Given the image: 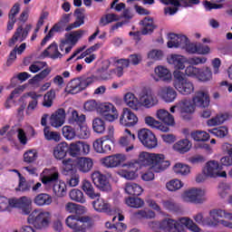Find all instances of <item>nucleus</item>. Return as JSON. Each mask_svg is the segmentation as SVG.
Returning <instances> with one entry per match:
<instances>
[{"label": "nucleus", "instance_id": "obj_1", "mask_svg": "<svg viewBox=\"0 0 232 232\" xmlns=\"http://www.w3.org/2000/svg\"><path fill=\"white\" fill-rule=\"evenodd\" d=\"M109 70L110 62H105V64L101 69H98L95 74L71 80L67 83L65 92L71 93V95H75L80 93V92L86 90L88 86H92L93 82H99V81H110V79H112L111 73H113V71Z\"/></svg>", "mask_w": 232, "mask_h": 232}, {"label": "nucleus", "instance_id": "obj_2", "mask_svg": "<svg viewBox=\"0 0 232 232\" xmlns=\"http://www.w3.org/2000/svg\"><path fill=\"white\" fill-rule=\"evenodd\" d=\"M124 102L129 108H131L134 111H139L142 106L147 109L157 106L159 104V98H157V95H155V92L150 88H145L140 93L139 98L131 92H127L124 95Z\"/></svg>", "mask_w": 232, "mask_h": 232}, {"label": "nucleus", "instance_id": "obj_3", "mask_svg": "<svg viewBox=\"0 0 232 232\" xmlns=\"http://www.w3.org/2000/svg\"><path fill=\"white\" fill-rule=\"evenodd\" d=\"M138 160L140 166H150V169L155 173H160L171 166L169 160H166L164 154L141 152Z\"/></svg>", "mask_w": 232, "mask_h": 232}, {"label": "nucleus", "instance_id": "obj_4", "mask_svg": "<svg viewBox=\"0 0 232 232\" xmlns=\"http://www.w3.org/2000/svg\"><path fill=\"white\" fill-rule=\"evenodd\" d=\"M160 228L165 232H184L186 228L193 232H200V227L188 218H180L179 221L171 218L163 219L160 223Z\"/></svg>", "mask_w": 232, "mask_h": 232}, {"label": "nucleus", "instance_id": "obj_5", "mask_svg": "<svg viewBox=\"0 0 232 232\" xmlns=\"http://www.w3.org/2000/svg\"><path fill=\"white\" fill-rule=\"evenodd\" d=\"M17 208L22 210L23 215H30L32 213V199L27 197H22L20 198H9L5 196H0V209L1 211H6L8 207Z\"/></svg>", "mask_w": 232, "mask_h": 232}, {"label": "nucleus", "instance_id": "obj_6", "mask_svg": "<svg viewBox=\"0 0 232 232\" xmlns=\"http://www.w3.org/2000/svg\"><path fill=\"white\" fill-rule=\"evenodd\" d=\"M27 222L34 226L35 229L43 231L50 227L52 222V214L48 211L34 209L27 218Z\"/></svg>", "mask_w": 232, "mask_h": 232}, {"label": "nucleus", "instance_id": "obj_7", "mask_svg": "<svg viewBox=\"0 0 232 232\" xmlns=\"http://www.w3.org/2000/svg\"><path fill=\"white\" fill-rule=\"evenodd\" d=\"M169 37L170 40L167 43L168 48H181L188 53H197L198 44L189 43L188 36L171 33Z\"/></svg>", "mask_w": 232, "mask_h": 232}, {"label": "nucleus", "instance_id": "obj_8", "mask_svg": "<svg viewBox=\"0 0 232 232\" xmlns=\"http://www.w3.org/2000/svg\"><path fill=\"white\" fill-rule=\"evenodd\" d=\"M174 88L181 93V95H191L195 92V84L191 81L185 79L184 72L174 71Z\"/></svg>", "mask_w": 232, "mask_h": 232}, {"label": "nucleus", "instance_id": "obj_9", "mask_svg": "<svg viewBox=\"0 0 232 232\" xmlns=\"http://www.w3.org/2000/svg\"><path fill=\"white\" fill-rule=\"evenodd\" d=\"M40 179L46 189H52L55 182L59 181V169L55 167L44 169L40 174Z\"/></svg>", "mask_w": 232, "mask_h": 232}, {"label": "nucleus", "instance_id": "obj_10", "mask_svg": "<svg viewBox=\"0 0 232 232\" xmlns=\"http://www.w3.org/2000/svg\"><path fill=\"white\" fill-rule=\"evenodd\" d=\"M138 139L148 150H154L159 146L157 137L149 129H141L138 131Z\"/></svg>", "mask_w": 232, "mask_h": 232}, {"label": "nucleus", "instance_id": "obj_11", "mask_svg": "<svg viewBox=\"0 0 232 232\" xmlns=\"http://www.w3.org/2000/svg\"><path fill=\"white\" fill-rule=\"evenodd\" d=\"M222 211L218 209H213L209 211L210 218H204L202 213H198L194 217L195 222L199 226H209L210 227H217L218 226V215H221Z\"/></svg>", "mask_w": 232, "mask_h": 232}, {"label": "nucleus", "instance_id": "obj_12", "mask_svg": "<svg viewBox=\"0 0 232 232\" xmlns=\"http://www.w3.org/2000/svg\"><path fill=\"white\" fill-rule=\"evenodd\" d=\"M99 112L109 122H113V121H117L119 119V111L115 105L110 102H105L101 104L99 107Z\"/></svg>", "mask_w": 232, "mask_h": 232}, {"label": "nucleus", "instance_id": "obj_13", "mask_svg": "<svg viewBox=\"0 0 232 232\" xmlns=\"http://www.w3.org/2000/svg\"><path fill=\"white\" fill-rule=\"evenodd\" d=\"M91 177L94 186L101 191H110L111 189L110 179H108V176L101 173V171L93 172Z\"/></svg>", "mask_w": 232, "mask_h": 232}, {"label": "nucleus", "instance_id": "obj_14", "mask_svg": "<svg viewBox=\"0 0 232 232\" xmlns=\"http://www.w3.org/2000/svg\"><path fill=\"white\" fill-rule=\"evenodd\" d=\"M139 122V118L137 114H134L131 110L128 108H123L122 112L120 116V124L125 126L126 128H131Z\"/></svg>", "mask_w": 232, "mask_h": 232}, {"label": "nucleus", "instance_id": "obj_15", "mask_svg": "<svg viewBox=\"0 0 232 232\" xmlns=\"http://www.w3.org/2000/svg\"><path fill=\"white\" fill-rule=\"evenodd\" d=\"M124 160H126V156L118 153L102 158L101 162L105 168H119Z\"/></svg>", "mask_w": 232, "mask_h": 232}, {"label": "nucleus", "instance_id": "obj_16", "mask_svg": "<svg viewBox=\"0 0 232 232\" xmlns=\"http://www.w3.org/2000/svg\"><path fill=\"white\" fill-rule=\"evenodd\" d=\"M206 192L200 188H192L184 192L185 198L192 204H202Z\"/></svg>", "mask_w": 232, "mask_h": 232}, {"label": "nucleus", "instance_id": "obj_17", "mask_svg": "<svg viewBox=\"0 0 232 232\" xmlns=\"http://www.w3.org/2000/svg\"><path fill=\"white\" fill-rule=\"evenodd\" d=\"M192 102L198 108H208L211 100L209 99V94L204 91H197L192 98Z\"/></svg>", "mask_w": 232, "mask_h": 232}, {"label": "nucleus", "instance_id": "obj_18", "mask_svg": "<svg viewBox=\"0 0 232 232\" xmlns=\"http://www.w3.org/2000/svg\"><path fill=\"white\" fill-rule=\"evenodd\" d=\"M92 206L94 211H97V213L111 212V205L106 199L101 198V196L94 198V200L92 202Z\"/></svg>", "mask_w": 232, "mask_h": 232}, {"label": "nucleus", "instance_id": "obj_19", "mask_svg": "<svg viewBox=\"0 0 232 232\" xmlns=\"http://www.w3.org/2000/svg\"><path fill=\"white\" fill-rule=\"evenodd\" d=\"M84 12L86 10L84 8H77L74 11V17H76V21L72 24H70L66 28L65 32H71V30H73V28H79L80 26H82L84 24Z\"/></svg>", "mask_w": 232, "mask_h": 232}, {"label": "nucleus", "instance_id": "obj_20", "mask_svg": "<svg viewBox=\"0 0 232 232\" xmlns=\"http://www.w3.org/2000/svg\"><path fill=\"white\" fill-rule=\"evenodd\" d=\"M70 151V146L66 142H61L53 148V155L56 160H63Z\"/></svg>", "mask_w": 232, "mask_h": 232}, {"label": "nucleus", "instance_id": "obj_21", "mask_svg": "<svg viewBox=\"0 0 232 232\" xmlns=\"http://www.w3.org/2000/svg\"><path fill=\"white\" fill-rule=\"evenodd\" d=\"M64 119H66V111L63 108L58 109L51 116V125L53 128H61L64 124Z\"/></svg>", "mask_w": 232, "mask_h": 232}, {"label": "nucleus", "instance_id": "obj_22", "mask_svg": "<svg viewBox=\"0 0 232 232\" xmlns=\"http://www.w3.org/2000/svg\"><path fill=\"white\" fill-rule=\"evenodd\" d=\"M197 105L193 102L185 101L181 107V117L184 121H191V113H195Z\"/></svg>", "mask_w": 232, "mask_h": 232}, {"label": "nucleus", "instance_id": "obj_23", "mask_svg": "<svg viewBox=\"0 0 232 232\" xmlns=\"http://www.w3.org/2000/svg\"><path fill=\"white\" fill-rule=\"evenodd\" d=\"M156 117L159 121H161V122L166 124L165 126H173L175 124V118L173 115L164 109L158 110Z\"/></svg>", "mask_w": 232, "mask_h": 232}, {"label": "nucleus", "instance_id": "obj_24", "mask_svg": "<svg viewBox=\"0 0 232 232\" xmlns=\"http://www.w3.org/2000/svg\"><path fill=\"white\" fill-rule=\"evenodd\" d=\"M44 55H45V57L50 56V59H53V61L56 59H63V53L59 52V45L55 42H53L47 49L44 51Z\"/></svg>", "mask_w": 232, "mask_h": 232}, {"label": "nucleus", "instance_id": "obj_25", "mask_svg": "<svg viewBox=\"0 0 232 232\" xmlns=\"http://www.w3.org/2000/svg\"><path fill=\"white\" fill-rule=\"evenodd\" d=\"M76 168L82 173H90L93 168V160L90 158H80L77 160Z\"/></svg>", "mask_w": 232, "mask_h": 232}, {"label": "nucleus", "instance_id": "obj_26", "mask_svg": "<svg viewBox=\"0 0 232 232\" xmlns=\"http://www.w3.org/2000/svg\"><path fill=\"white\" fill-rule=\"evenodd\" d=\"M26 37H28V32L24 30L23 31V26H19L13 37L9 40L8 46L12 47L15 45V43H23Z\"/></svg>", "mask_w": 232, "mask_h": 232}, {"label": "nucleus", "instance_id": "obj_27", "mask_svg": "<svg viewBox=\"0 0 232 232\" xmlns=\"http://www.w3.org/2000/svg\"><path fill=\"white\" fill-rule=\"evenodd\" d=\"M140 24L143 26L141 30L142 35H151V33L157 28V25L153 24V18L150 16H146L140 22Z\"/></svg>", "mask_w": 232, "mask_h": 232}, {"label": "nucleus", "instance_id": "obj_28", "mask_svg": "<svg viewBox=\"0 0 232 232\" xmlns=\"http://www.w3.org/2000/svg\"><path fill=\"white\" fill-rule=\"evenodd\" d=\"M145 124L152 129L160 130V131H163L164 133L169 131V127L162 124L160 121L155 120V118L151 116L145 117Z\"/></svg>", "mask_w": 232, "mask_h": 232}, {"label": "nucleus", "instance_id": "obj_29", "mask_svg": "<svg viewBox=\"0 0 232 232\" xmlns=\"http://www.w3.org/2000/svg\"><path fill=\"white\" fill-rule=\"evenodd\" d=\"M160 95L165 102H174L177 99V91L173 87H163L160 90Z\"/></svg>", "mask_w": 232, "mask_h": 232}, {"label": "nucleus", "instance_id": "obj_30", "mask_svg": "<svg viewBox=\"0 0 232 232\" xmlns=\"http://www.w3.org/2000/svg\"><path fill=\"white\" fill-rule=\"evenodd\" d=\"M144 189H142V187L137 183L127 182L125 184V193H127V195H131L132 197H140Z\"/></svg>", "mask_w": 232, "mask_h": 232}, {"label": "nucleus", "instance_id": "obj_31", "mask_svg": "<svg viewBox=\"0 0 232 232\" xmlns=\"http://www.w3.org/2000/svg\"><path fill=\"white\" fill-rule=\"evenodd\" d=\"M82 188L84 193L91 198V200H95L97 197H101V193L95 192V188H93V185L89 180L84 179L82 181Z\"/></svg>", "mask_w": 232, "mask_h": 232}, {"label": "nucleus", "instance_id": "obj_32", "mask_svg": "<svg viewBox=\"0 0 232 232\" xmlns=\"http://www.w3.org/2000/svg\"><path fill=\"white\" fill-rule=\"evenodd\" d=\"M218 171H222V165L218 161L211 160L207 163V176L214 179L218 175Z\"/></svg>", "mask_w": 232, "mask_h": 232}, {"label": "nucleus", "instance_id": "obj_33", "mask_svg": "<svg viewBox=\"0 0 232 232\" xmlns=\"http://www.w3.org/2000/svg\"><path fill=\"white\" fill-rule=\"evenodd\" d=\"M218 211H221L222 214H218V224L224 226L225 227H229L232 229V214L227 213L226 210L218 209Z\"/></svg>", "mask_w": 232, "mask_h": 232}, {"label": "nucleus", "instance_id": "obj_34", "mask_svg": "<svg viewBox=\"0 0 232 232\" xmlns=\"http://www.w3.org/2000/svg\"><path fill=\"white\" fill-rule=\"evenodd\" d=\"M162 5H166L167 6L172 5L175 7H166L164 9V13L166 14H169V15H175L176 12H179V6H181L180 0H160Z\"/></svg>", "mask_w": 232, "mask_h": 232}, {"label": "nucleus", "instance_id": "obj_35", "mask_svg": "<svg viewBox=\"0 0 232 232\" xmlns=\"http://www.w3.org/2000/svg\"><path fill=\"white\" fill-rule=\"evenodd\" d=\"M169 64H173L176 70H184L186 68V65L184 64L186 60L182 55L172 54L169 59Z\"/></svg>", "mask_w": 232, "mask_h": 232}, {"label": "nucleus", "instance_id": "obj_36", "mask_svg": "<svg viewBox=\"0 0 232 232\" xmlns=\"http://www.w3.org/2000/svg\"><path fill=\"white\" fill-rule=\"evenodd\" d=\"M110 135L102 137V153H110L111 151V139H113V126L109 127Z\"/></svg>", "mask_w": 232, "mask_h": 232}, {"label": "nucleus", "instance_id": "obj_37", "mask_svg": "<svg viewBox=\"0 0 232 232\" xmlns=\"http://www.w3.org/2000/svg\"><path fill=\"white\" fill-rule=\"evenodd\" d=\"M173 148L179 153H181V154L188 153V151L191 150V142L188 141V139L180 140L174 144Z\"/></svg>", "mask_w": 232, "mask_h": 232}, {"label": "nucleus", "instance_id": "obj_38", "mask_svg": "<svg viewBox=\"0 0 232 232\" xmlns=\"http://www.w3.org/2000/svg\"><path fill=\"white\" fill-rule=\"evenodd\" d=\"M53 191L55 197L63 198L66 197L67 186L63 181H57L53 185Z\"/></svg>", "mask_w": 232, "mask_h": 232}, {"label": "nucleus", "instance_id": "obj_39", "mask_svg": "<svg viewBox=\"0 0 232 232\" xmlns=\"http://www.w3.org/2000/svg\"><path fill=\"white\" fill-rule=\"evenodd\" d=\"M154 72L160 81H171V72L168 70V68L159 65L155 68Z\"/></svg>", "mask_w": 232, "mask_h": 232}, {"label": "nucleus", "instance_id": "obj_40", "mask_svg": "<svg viewBox=\"0 0 232 232\" xmlns=\"http://www.w3.org/2000/svg\"><path fill=\"white\" fill-rule=\"evenodd\" d=\"M82 35H84L83 30H77L69 34H65V41L72 44V46H75Z\"/></svg>", "mask_w": 232, "mask_h": 232}, {"label": "nucleus", "instance_id": "obj_41", "mask_svg": "<svg viewBox=\"0 0 232 232\" xmlns=\"http://www.w3.org/2000/svg\"><path fill=\"white\" fill-rule=\"evenodd\" d=\"M34 202L36 206H50L52 204V196L46 193L38 194Z\"/></svg>", "mask_w": 232, "mask_h": 232}, {"label": "nucleus", "instance_id": "obj_42", "mask_svg": "<svg viewBox=\"0 0 232 232\" xmlns=\"http://www.w3.org/2000/svg\"><path fill=\"white\" fill-rule=\"evenodd\" d=\"M92 130L95 133H104L106 131V122L101 118H95L92 121Z\"/></svg>", "mask_w": 232, "mask_h": 232}, {"label": "nucleus", "instance_id": "obj_43", "mask_svg": "<svg viewBox=\"0 0 232 232\" xmlns=\"http://www.w3.org/2000/svg\"><path fill=\"white\" fill-rule=\"evenodd\" d=\"M69 197L72 200H74V202H80V204H84V202H86L84 193L78 188L72 189L69 193Z\"/></svg>", "mask_w": 232, "mask_h": 232}, {"label": "nucleus", "instance_id": "obj_44", "mask_svg": "<svg viewBox=\"0 0 232 232\" xmlns=\"http://www.w3.org/2000/svg\"><path fill=\"white\" fill-rule=\"evenodd\" d=\"M44 135L45 140H54V142H59V140H61V134L57 131L50 130V127H45L44 129Z\"/></svg>", "mask_w": 232, "mask_h": 232}, {"label": "nucleus", "instance_id": "obj_45", "mask_svg": "<svg viewBox=\"0 0 232 232\" xmlns=\"http://www.w3.org/2000/svg\"><path fill=\"white\" fill-rule=\"evenodd\" d=\"M191 138L194 139L197 142H206L209 140V133L204 130H196L191 132Z\"/></svg>", "mask_w": 232, "mask_h": 232}, {"label": "nucleus", "instance_id": "obj_46", "mask_svg": "<svg viewBox=\"0 0 232 232\" xmlns=\"http://www.w3.org/2000/svg\"><path fill=\"white\" fill-rule=\"evenodd\" d=\"M133 142H135V140H131L130 138H127L126 136L121 137L119 140L120 146H121V148H125V151L127 153L133 150Z\"/></svg>", "mask_w": 232, "mask_h": 232}, {"label": "nucleus", "instance_id": "obj_47", "mask_svg": "<svg viewBox=\"0 0 232 232\" xmlns=\"http://www.w3.org/2000/svg\"><path fill=\"white\" fill-rule=\"evenodd\" d=\"M82 219L77 215H72L67 217L65 219V224L67 227H70V229H72L73 227H76L79 226V224H82Z\"/></svg>", "mask_w": 232, "mask_h": 232}, {"label": "nucleus", "instance_id": "obj_48", "mask_svg": "<svg viewBox=\"0 0 232 232\" xmlns=\"http://www.w3.org/2000/svg\"><path fill=\"white\" fill-rule=\"evenodd\" d=\"M53 99H55V91H48L44 96L43 106H44V108H52L53 105Z\"/></svg>", "mask_w": 232, "mask_h": 232}, {"label": "nucleus", "instance_id": "obj_49", "mask_svg": "<svg viewBox=\"0 0 232 232\" xmlns=\"http://www.w3.org/2000/svg\"><path fill=\"white\" fill-rule=\"evenodd\" d=\"M198 81L201 82H208L210 79H213V72L209 67H207L204 71L199 69V72L198 73Z\"/></svg>", "mask_w": 232, "mask_h": 232}, {"label": "nucleus", "instance_id": "obj_50", "mask_svg": "<svg viewBox=\"0 0 232 232\" xmlns=\"http://www.w3.org/2000/svg\"><path fill=\"white\" fill-rule=\"evenodd\" d=\"M134 217L136 218H146L147 220H150L151 218H155V213L153 210H138L133 213Z\"/></svg>", "mask_w": 232, "mask_h": 232}, {"label": "nucleus", "instance_id": "obj_51", "mask_svg": "<svg viewBox=\"0 0 232 232\" xmlns=\"http://www.w3.org/2000/svg\"><path fill=\"white\" fill-rule=\"evenodd\" d=\"M173 171L176 175H188L190 170L189 166L182 163H176L173 167Z\"/></svg>", "mask_w": 232, "mask_h": 232}, {"label": "nucleus", "instance_id": "obj_52", "mask_svg": "<svg viewBox=\"0 0 232 232\" xmlns=\"http://www.w3.org/2000/svg\"><path fill=\"white\" fill-rule=\"evenodd\" d=\"M70 111L72 113V122H76L78 126H81L86 121V115H79V112L73 109H70Z\"/></svg>", "mask_w": 232, "mask_h": 232}, {"label": "nucleus", "instance_id": "obj_53", "mask_svg": "<svg viewBox=\"0 0 232 232\" xmlns=\"http://www.w3.org/2000/svg\"><path fill=\"white\" fill-rule=\"evenodd\" d=\"M35 160H37V151L35 150H30L24 153V162L32 164Z\"/></svg>", "mask_w": 232, "mask_h": 232}, {"label": "nucleus", "instance_id": "obj_54", "mask_svg": "<svg viewBox=\"0 0 232 232\" xmlns=\"http://www.w3.org/2000/svg\"><path fill=\"white\" fill-rule=\"evenodd\" d=\"M127 206H130V208H142L144 206V200L140 198H129L126 199Z\"/></svg>", "mask_w": 232, "mask_h": 232}, {"label": "nucleus", "instance_id": "obj_55", "mask_svg": "<svg viewBox=\"0 0 232 232\" xmlns=\"http://www.w3.org/2000/svg\"><path fill=\"white\" fill-rule=\"evenodd\" d=\"M226 122V115L220 114L217 115L207 121L208 126H219V124H224Z\"/></svg>", "mask_w": 232, "mask_h": 232}, {"label": "nucleus", "instance_id": "obj_56", "mask_svg": "<svg viewBox=\"0 0 232 232\" xmlns=\"http://www.w3.org/2000/svg\"><path fill=\"white\" fill-rule=\"evenodd\" d=\"M209 131L212 135H214V137H218V139H224V137L227 135V128L224 126L212 129Z\"/></svg>", "mask_w": 232, "mask_h": 232}, {"label": "nucleus", "instance_id": "obj_57", "mask_svg": "<svg viewBox=\"0 0 232 232\" xmlns=\"http://www.w3.org/2000/svg\"><path fill=\"white\" fill-rule=\"evenodd\" d=\"M81 153V141L70 144L69 154L71 155V157H79Z\"/></svg>", "mask_w": 232, "mask_h": 232}, {"label": "nucleus", "instance_id": "obj_58", "mask_svg": "<svg viewBox=\"0 0 232 232\" xmlns=\"http://www.w3.org/2000/svg\"><path fill=\"white\" fill-rule=\"evenodd\" d=\"M182 186V181L179 179H172L166 184V188L169 191H177L178 189H180Z\"/></svg>", "mask_w": 232, "mask_h": 232}, {"label": "nucleus", "instance_id": "obj_59", "mask_svg": "<svg viewBox=\"0 0 232 232\" xmlns=\"http://www.w3.org/2000/svg\"><path fill=\"white\" fill-rule=\"evenodd\" d=\"M63 135L64 139L67 140H72V139H75V130L72 128V126H64L62 129Z\"/></svg>", "mask_w": 232, "mask_h": 232}, {"label": "nucleus", "instance_id": "obj_60", "mask_svg": "<svg viewBox=\"0 0 232 232\" xmlns=\"http://www.w3.org/2000/svg\"><path fill=\"white\" fill-rule=\"evenodd\" d=\"M115 21H117V14H108L100 19V24H102V26H106V24H110V23H113Z\"/></svg>", "mask_w": 232, "mask_h": 232}, {"label": "nucleus", "instance_id": "obj_61", "mask_svg": "<svg viewBox=\"0 0 232 232\" xmlns=\"http://www.w3.org/2000/svg\"><path fill=\"white\" fill-rule=\"evenodd\" d=\"M23 93V89L21 88H15L11 94L9 95V97L7 98L5 106L6 108V110H10V101H12V99H15L17 97H19L20 94Z\"/></svg>", "mask_w": 232, "mask_h": 232}, {"label": "nucleus", "instance_id": "obj_62", "mask_svg": "<svg viewBox=\"0 0 232 232\" xmlns=\"http://www.w3.org/2000/svg\"><path fill=\"white\" fill-rule=\"evenodd\" d=\"M189 64H194V66H198V64H206L208 63V58L205 56H194L188 58Z\"/></svg>", "mask_w": 232, "mask_h": 232}, {"label": "nucleus", "instance_id": "obj_63", "mask_svg": "<svg viewBox=\"0 0 232 232\" xmlns=\"http://www.w3.org/2000/svg\"><path fill=\"white\" fill-rule=\"evenodd\" d=\"M78 137L80 139H90V128L86 125H79Z\"/></svg>", "mask_w": 232, "mask_h": 232}, {"label": "nucleus", "instance_id": "obj_64", "mask_svg": "<svg viewBox=\"0 0 232 232\" xmlns=\"http://www.w3.org/2000/svg\"><path fill=\"white\" fill-rule=\"evenodd\" d=\"M199 72H200V69L193 65L188 66L185 70V73L186 75H188V77H194L196 79H198Z\"/></svg>", "mask_w": 232, "mask_h": 232}]
</instances>
